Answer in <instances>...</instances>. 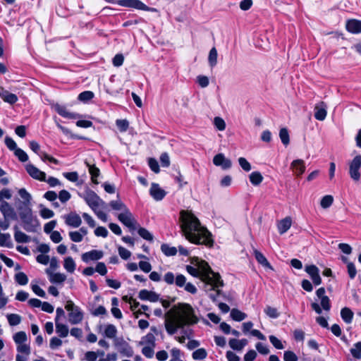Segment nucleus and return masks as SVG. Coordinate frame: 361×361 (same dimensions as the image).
<instances>
[{"label": "nucleus", "mask_w": 361, "mask_h": 361, "mask_svg": "<svg viewBox=\"0 0 361 361\" xmlns=\"http://www.w3.org/2000/svg\"><path fill=\"white\" fill-rule=\"evenodd\" d=\"M83 198L93 211L102 207L105 204L104 202L94 192L91 190L86 192Z\"/></svg>", "instance_id": "nucleus-8"}, {"label": "nucleus", "mask_w": 361, "mask_h": 361, "mask_svg": "<svg viewBox=\"0 0 361 361\" xmlns=\"http://www.w3.org/2000/svg\"><path fill=\"white\" fill-rule=\"evenodd\" d=\"M214 164L222 169H228L231 166L229 159H213Z\"/></svg>", "instance_id": "nucleus-46"}, {"label": "nucleus", "mask_w": 361, "mask_h": 361, "mask_svg": "<svg viewBox=\"0 0 361 361\" xmlns=\"http://www.w3.org/2000/svg\"><path fill=\"white\" fill-rule=\"evenodd\" d=\"M118 250L119 255L123 259H128L131 255L130 252L123 247L119 246Z\"/></svg>", "instance_id": "nucleus-63"}, {"label": "nucleus", "mask_w": 361, "mask_h": 361, "mask_svg": "<svg viewBox=\"0 0 361 361\" xmlns=\"http://www.w3.org/2000/svg\"><path fill=\"white\" fill-rule=\"evenodd\" d=\"M316 295L320 301V305L316 302H312L311 307L312 310L319 314L322 313V310L326 312L329 311L331 309V301L329 298L326 295L324 288H319L317 290Z\"/></svg>", "instance_id": "nucleus-5"}, {"label": "nucleus", "mask_w": 361, "mask_h": 361, "mask_svg": "<svg viewBox=\"0 0 361 361\" xmlns=\"http://www.w3.org/2000/svg\"><path fill=\"white\" fill-rule=\"evenodd\" d=\"M62 343V341L59 338L54 336L50 339L49 346L51 349L55 350L61 346Z\"/></svg>", "instance_id": "nucleus-57"}, {"label": "nucleus", "mask_w": 361, "mask_h": 361, "mask_svg": "<svg viewBox=\"0 0 361 361\" xmlns=\"http://www.w3.org/2000/svg\"><path fill=\"white\" fill-rule=\"evenodd\" d=\"M47 274L49 276V281L53 283H62L66 280V276L62 273H54L49 269L46 270Z\"/></svg>", "instance_id": "nucleus-19"}, {"label": "nucleus", "mask_w": 361, "mask_h": 361, "mask_svg": "<svg viewBox=\"0 0 361 361\" xmlns=\"http://www.w3.org/2000/svg\"><path fill=\"white\" fill-rule=\"evenodd\" d=\"M353 314H353V311L348 307H343L341 310V318L347 324L351 323V322L353 320Z\"/></svg>", "instance_id": "nucleus-33"}, {"label": "nucleus", "mask_w": 361, "mask_h": 361, "mask_svg": "<svg viewBox=\"0 0 361 361\" xmlns=\"http://www.w3.org/2000/svg\"><path fill=\"white\" fill-rule=\"evenodd\" d=\"M94 97V93L91 91H84L79 94L78 99L83 102H87Z\"/></svg>", "instance_id": "nucleus-52"}, {"label": "nucleus", "mask_w": 361, "mask_h": 361, "mask_svg": "<svg viewBox=\"0 0 361 361\" xmlns=\"http://www.w3.org/2000/svg\"><path fill=\"white\" fill-rule=\"evenodd\" d=\"M149 193L156 200H161L166 195V192L157 183L152 184Z\"/></svg>", "instance_id": "nucleus-18"}, {"label": "nucleus", "mask_w": 361, "mask_h": 361, "mask_svg": "<svg viewBox=\"0 0 361 361\" xmlns=\"http://www.w3.org/2000/svg\"><path fill=\"white\" fill-rule=\"evenodd\" d=\"M0 97L5 102L10 104H14L18 100L16 94L9 92L8 90H4L3 87L0 88Z\"/></svg>", "instance_id": "nucleus-20"}, {"label": "nucleus", "mask_w": 361, "mask_h": 361, "mask_svg": "<svg viewBox=\"0 0 361 361\" xmlns=\"http://www.w3.org/2000/svg\"><path fill=\"white\" fill-rule=\"evenodd\" d=\"M119 6L133 8L142 11H149V8L140 0H118Z\"/></svg>", "instance_id": "nucleus-11"}, {"label": "nucleus", "mask_w": 361, "mask_h": 361, "mask_svg": "<svg viewBox=\"0 0 361 361\" xmlns=\"http://www.w3.org/2000/svg\"><path fill=\"white\" fill-rule=\"evenodd\" d=\"M16 281L21 285L24 286L28 283V278L23 272H18L15 275Z\"/></svg>", "instance_id": "nucleus-47"}, {"label": "nucleus", "mask_w": 361, "mask_h": 361, "mask_svg": "<svg viewBox=\"0 0 361 361\" xmlns=\"http://www.w3.org/2000/svg\"><path fill=\"white\" fill-rule=\"evenodd\" d=\"M0 211L5 218H13L16 216L14 209L6 202H2L0 203Z\"/></svg>", "instance_id": "nucleus-24"}, {"label": "nucleus", "mask_w": 361, "mask_h": 361, "mask_svg": "<svg viewBox=\"0 0 361 361\" xmlns=\"http://www.w3.org/2000/svg\"><path fill=\"white\" fill-rule=\"evenodd\" d=\"M352 355L357 359L361 357V342H357L354 345V348L350 349Z\"/></svg>", "instance_id": "nucleus-54"}, {"label": "nucleus", "mask_w": 361, "mask_h": 361, "mask_svg": "<svg viewBox=\"0 0 361 361\" xmlns=\"http://www.w3.org/2000/svg\"><path fill=\"white\" fill-rule=\"evenodd\" d=\"M124 61V57L122 54H117L112 60L113 65L116 67L121 66Z\"/></svg>", "instance_id": "nucleus-60"}, {"label": "nucleus", "mask_w": 361, "mask_h": 361, "mask_svg": "<svg viewBox=\"0 0 361 361\" xmlns=\"http://www.w3.org/2000/svg\"><path fill=\"white\" fill-rule=\"evenodd\" d=\"M231 317L233 320L240 322L247 317V314L238 309L233 308L231 311Z\"/></svg>", "instance_id": "nucleus-36"}, {"label": "nucleus", "mask_w": 361, "mask_h": 361, "mask_svg": "<svg viewBox=\"0 0 361 361\" xmlns=\"http://www.w3.org/2000/svg\"><path fill=\"white\" fill-rule=\"evenodd\" d=\"M71 197V195L69 193V192H68L66 190H63L60 191V192L59 194V200H61V202H62L63 203H65L68 200H69Z\"/></svg>", "instance_id": "nucleus-64"}, {"label": "nucleus", "mask_w": 361, "mask_h": 361, "mask_svg": "<svg viewBox=\"0 0 361 361\" xmlns=\"http://www.w3.org/2000/svg\"><path fill=\"white\" fill-rule=\"evenodd\" d=\"M139 298L142 300L156 302L159 300V295L147 290H142L139 293Z\"/></svg>", "instance_id": "nucleus-22"}, {"label": "nucleus", "mask_w": 361, "mask_h": 361, "mask_svg": "<svg viewBox=\"0 0 361 361\" xmlns=\"http://www.w3.org/2000/svg\"><path fill=\"white\" fill-rule=\"evenodd\" d=\"M14 238L18 243H27L29 241V237L22 231H17L14 234Z\"/></svg>", "instance_id": "nucleus-51"}, {"label": "nucleus", "mask_w": 361, "mask_h": 361, "mask_svg": "<svg viewBox=\"0 0 361 361\" xmlns=\"http://www.w3.org/2000/svg\"><path fill=\"white\" fill-rule=\"evenodd\" d=\"M63 268L68 273L73 274L76 269V264L71 257H66L63 259Z\"/></svg>", "instance_id": "nucleus-29"}, {"label": "nucleus", "mask_w": 361, "mask_h": 361, "mask_svg": "<svg viewBox=\"0 0 361 361\" xmlns=\"http://www.w3.org/2000/svg\"><path fill=\"white\" fill-rule=\"evenodd\" d=\"M20 216L25 224V229L27 231H34L39 226L37 219L33 216L32 209L29 207L22 209Z\"/></svg>", "instance_id": "nucleus-6"}, {"label": "nucleus", "mask_w": 361, "mask_h": 361, "mask_svg": "<svg viewBox=\"0 0 361 361\" xmlns=\"http://www.w3.org/2000/svg\"><path fill=\"white\" fill-rule=\"evenodd\" d=\"M334 202V197L332 195H327L324 196L320 202V205L324 209L329 208Z\"/></svg>", "instance_id": "nucleus-45"}, {"label": "nucleus", "mask_w": 361, "mask_h": 361, "mask_svg": "<svg viewBox=\"0 0 361 361\" xmlns=\"http://www.w3.org/2000/svg\"><path fill=\"white\" fill-rule=\"evenodd\" d=\"M86 164L89 169V173L91 175L92 181L94 184H98L99 182L97 178V177H99V176L100 174L99 169L97 167H96L95 165L93 164H90L88 162H87Z\"/></svg>", "instance_id": "nucleus-31"}, {"label": "nucleus", "mask_w": 361, "mask_h": 361, "mask_svg": "<svg viewBox=\"0 0 361 361\" xmlns=\"http://www.w3.org/2000/svg\"><path fill=\"white\" fill-rule=\"evenodd\" d=\"M25 168L27 173L34 179L45 181L46 174L44 172L40 171L38 168L35 167L31 164H26Z\"/></svg>", "instance_id": "nucleus-13"}, {"label": "nucleus", "mask_w": 361, "mask_h": 361, "mask_svg": "<svg viewBox=\"0 0 361 361\" xmlns=\"http://www.w3.org/2000/svg\"><path fill=\"white\" fill-rule=\"evenodd\" d=\"M8 324L11 326L18 325L21 322V317L17 314H8L6 316Z\"/></svg>", "instance_id": "nucleus-41"}, {"label": "nucleus", "mask_w": 361, "mask_h": 361, "mask_svg": "<svg viewBox=\"0 0 361 361\" xmlns=\"http://www.w3.org/2000/svg\"><path fill=\"white\" fill-rule=\"evenodd\" d=\"M265 314L272 319H276L279 317V312L277 309L271 306H267L264 309Z\"/></svg>", "instance_id": "nucleus-48"}, {"label": "nucleus", "mask_w": 361, "mask_h": 361, "mask_svg": "<svg viewBox=\"0 0 361 361\" xmlns=\"http://www.w3.org/2000/svg\"><path fill=\"white\" fill-rule=\"evenodd\" d=\"M17 351L18 354H24L26 356H29L30 354V347L27 343L17 345Z\"/></svg>", "instance_id": "nucleus-50"}, {"label": "nucleus", "mask_w": 361, "mask_h": 361, "mask_svg": "<svg viewBox=\"0 0 361 361\" xmlns=\"http://www.w3.org/2000/svg\"><path fill=\"white\" fill-rule=\"evenodd\" d=\"M138 233L142 238L147 240L152 241L153 240L152 235L144 228H140L138 229Z\"/></svg>", "instance_id": "nucleus-58"}, {"label": "nucleus", "mask_w": 361, "mask_h": 361, "mask_svg": "<svg viewBox=\"0 0 361 361\" xmlns=\"http://www.w3.org/2000/svg\"><path fill=\"white\" fill-rule=\"evenodd\" d=\"M142 344L148 345L149 346L155 345V336L153 333H148L145 336L142 337Z\"/></svg>", "instance_id": "nucleus-40"}, {"label": "nucleus", "mask_w": 361, "mask_h": 361, "mask_svg": "<svg viewBox=\"0 0 361 361\" xmlns=\"http://www.w3.org/2000/svg\"><path fill=\"white\" fill-rule=\"evenodd\" d=\"M191 264L193 266H187L186 269L192 276L201 279L204 283L205 292L210 291L217 286H223L224 283L220 275L214 272L207 262L198 257H193L191 259Z\"/></svg>", "instance_id": "nucleus-3"}, {"label": "nucleus", "mask_w": 361, "mask_h": 361, "mask_svg": "<svg viewBox=\"0 0 361 361\" xmlns=\"http://www.w3.org/2000/svg\"><path fill=\"white\" fill-rule=\"evenodd\" d=\"M102 256H103V252L102 251L94 250L84 253L82 255V259L84 262H87L90 260L99 259L102 257Z\"/></svg>", "instance_id": "nucleus-23"}, {"label": "nucleus", "mask_w": 361, "mask_h": 361, "mask_svg": "<svg viewBox=\"0 0 361 361\" xmlns=\"http://www.w3.org/2000/svg\"><path fill=\"white\" fill-rule=\"evenodd\" d=\"M164 281L169 285L175 283L178 287L184 288L187 292L195 294L197 293L196 287L191 283H186V278L183 274L174 275L173 272L168 271L164 276Z\"/></svg>", "instance_id": "nucleus-4"}, {"label": "nucleus", "mask_w": 361, "mask_h": 361, "mask_svg": "<svg viewBox=\"0 0 361 361\" xmlns=\"http://www.w3.org/2000/svg\"><path fill=\"white\" fill-rule=\"evenodd\" d=\"M68 235L71 240L75 243H80L83 239V238L81 236V234L78 233V231L69 232Z\"/></svg>", "instance_id": "nucleus-59"}, {"label": "nucleus", "mask_w": 361, "mask_h": 361, "mask_svg": "<svg viewBox=\"0 0 361 361\" xmlns=\"http://www.w3.org/2000/svg\"><path fill=\"white\" fill-rule=\"evenodd\" d=\"M350 178L358 182L361 176V159H353L348 164Z\"/></svg>", "instance_id": "nucleus-10"}, {"label": "nucleus", "mask_w": 361, "mask_h": 361, "mask_svg": "<svg viewBox=\"0 0 361 361\" xmlns=\"http://www.w3.org/2000/svg\"><path fill=\"white\" fill-rule=\"evenodd\" d=\"M161 250L166 256H173L178 251L175 247H170L166 244L161 245Z\"/></svg>", "instance_id": "nucleus-49"}, {"label": "nucleus", "mask_w": 361, "mask_h": 361, "mask_svg": "<svg viewBox=\"0 0 361 361\" xmlns=\"http://www.w3.org/2000/svg\"><path fill=\"white\" fill-rule=\"evenodd\" d=\"M254 255H255V259L259 264H261L262 266H264L265 267L272 269V267L270 265L269 262L267 261V258L264 257V255L262 252H260L259 251H258L257 250H255Z\"/></svg>", "instance_id": "nucleus-32"}, {"label": "nucleus", "mask_w": 361, "mask_h": 361, "mask_svg": "<svg viewBox=\"0 0 361 361\" xmlns=\"http://www.w3.org/2000/svg\"><path fill=\"white\" fill-rule=\"evenodd\" d=\"M65 308L68 313V321L71 324H78L83 319V313L80 308L73 303V301H67Z\"/></svg>", "instance_id": "nucleus-7"}, {"label": "nucleus", "mask_w": 361, "mask_h": 361, "mask_svg": "<svg viewBox=\"0 0 361 361\" xmlns=\"http://www.w3.org/2000/svg\"><path fill=\"white\" fill-rule=\"evenodd\" d=\"M269 341L276 348H277V349H283L284 348V346L282 344L281 341L279 339H278L276 336H270Z\"/></svg>", "instance_id": "nucleus-61"}, {"label": "nucleus", "mask_w": 361, "mask_h": 361, "mask_svg": "<svg viewBox=\"0 0 361 361\" xmlns=\"http://www.w3.org/2000/svg\"><path fill=\"white\" fill-rule=\"evenodd\" d=\"M18 194L20 196V197L24 200L25 204L27 205L30 203L31 200V195L24 188H21L18 191Z\"/></svg>", "instance_id": "nucleus-55"}, {"label": "nucleus", "mask_w": 361, "mask_h": 361, "mask_svg": "<svg viewBox=\"0 0 361 361\" xmlns=\"http://www.w3.org/2000/svg\"><path fill=\"white\" fill-rule=\"evenodd\" d=\"M110 206L113 209L124 212L128 209L126 205L121 200H114L110 202Z\"/></svg>", "instance_id": "nucleus-53"}, {"label": "nucleus", "mask_w": 361, "mask_h": 361, "mask_svg": "<svg viewBox=\"0 0 361 361\" xmlns=\"http://www.w3.org/2000/svg\"><path fill=\"white\" fill-rule=\"evenodd\" d=\"M291 168L295 175L300 176L305 171V166L302 159H295L291 164Z\"/></svg>", "instance_id": "nucleus-25"}, {"label": "nucleus", "mask_w": 361, "mask_h": 361, "mask_svg": "<svg viewBox=\"0 0 361 361\" xmlns=\"http://www.w3.org/2000/svg\"><path fill=\"white\" fill-rule=\"evenodd\" d=\"M292 220L290 217H286L281 220L278 225V230L281 234L286 233L291 226Z\"/></svg>", "instance_id": "nucleus-26"}, {"label": "nucleus", "mask_w": 361, "mask_h": 361, "mask_svg": "<svg viewBox=\"0 0 361 361\" xmlns=\"http://www.w3.org/2000/svg\"><path fill=\"white\" fill-rule=\"evenodd\" d=\"M305 271L309 274L314 285L319 286L321 284L322 279L319 275V270L315 265L306 266Z\"/></svg>", "instance_id": "nucleus-15"}, {"label": "nucleus", "mask_w": 361, "mask_h": 361, "mask_svg": "<svg viewBox=\"0 0 361 361\" xmlns=\"http://www.w3.org/2000/svg\"><path fill=\"white\" fill-rule=\"evenodd\" d=\"M119 221L123 223L126 226L130 228L131 231H134L137 228V221L133 216V214L128 209L120 213L118 216Z\"/></svg>", "instance_id": "nucleus-9"}, {"label": "nucleus", "mask_w": 361, "mask_h": 361, "mask_svg": "<svg viewBox=\"0 0 361 361\" xmlns=\"http://www.w3.org/2000/svg\"><path fill=\"white\" fill-rule=\"evenodd\" d=\"M283 360L284 361H298V357L292 351H285Z\"/></svg>", "instance_id": "nucleus-62"}, {"label": "nucleus", "mask_w": 361, "mask_h": 361, "mask_svg": "<svg viewBox=\"0 0 361 361\" xmlns=\"http://www.w3.org/2000/svg\"><path fill=\"white\" fill-rule=\"evenodd\" d=\"M217 51L215 47L211 49L208 56V63L209 66L213 68L217 63Z\"/></svg>", "instance_id": "nucleus-38"}, {"label": "nucleus", "mask_w": 361, "mask_h": 361, "mask_svg": "<svg viewBox=\"0 0 361 361\" xmlns=\"http://www.w3.org/2000/svg\"><path fill=\"white\" fill-rule=\"evenodd\" d=\"M104 334L108 338H114L117 334V329L114 324H107L104 327Z\"/></svg>", "instance_id": "nucleus-34"}, {"label": "nucleus", "mask_w": 361, "mask_h": 361, "mask_svg": "<svg viewBox=\"0 0 361 361\" xmlns=\"http://www.w3.org/2000/svg\"><path fill=\"white\" fill-rule=\"evenodd\" d=\"M169 165V159H160V164H159L156 159H149V166L155 173L159 172V166L161 167H168Z\"/></svg>", "instance_id": "nucleus-21"}, {"label": "nucleus", "mask_w": 361, "mask_h": 361, "mask_svg": "<svg viewBox=\"0 0 361 361\" xmlns=\"http://www.w3.org/2000/svg\"><path fill=\"white\" fill-rule=\"evenodd\" d=\"M56 332L60 338H66L69 333L68 327L66 324L56 321Z\"/></svg>", "instance_id": "nucleus-28"}, {"label": "nucleus", "mask_w": 361, "mask_h": 361, "mask_svg": "<svg viewBox=\"0 0 361 361\" xmlns=\"http://www.w3.org/2000/svg\"><path fill=\"white\" fill-rule=\"evenodd\" d=\"M0 246L9 248L13 247V243L9 233L0 234Z\"/></svg>", "instance_id": "nucleus-35"}, {"label": "nucleus", "mask_w": 361, "mask_h": 361, "mask_svg": "<svg viewBox=\"0 0 361 361\" xmlns=\"http://www.w3.org/2000/svg\"><path fill=\"white\" fill-rule=\"evenodd\" d=\"M56 111L60 116H61L64 118H66L74 119L78 117V114L69 112L66 109V108L63 106L57 105L56 106Z\"/></svg>", "instance_id": "nucleus-30"}, {"label": "nucleus", "mask_w": 361, "mask_h": 361, "mask_svg": "<svg viewBox=\"0 0 361 361\" xmlns=\"http://www.w3.org/2000/svg\"><path fill=\"white\" fill-rule=\"evenodd\" d=\"M207 352L204 348H198L192 353V357L195 360H202L206 358Z\"/></svg>", "instance_id": "nucleus-39"}, {"label": "nucleus", "mask_w": 361, "mask_h": 361, "mask_svg": "<svg viewBox=\"0 0 361 361\" xmlns=\"http://www.w3.org/2000/svg\"><path fill=\"white\" fill-rule=\"evenodd\" d=\"M279 137L281 142L285 145H288L290 142L289 133L286 128H283L279 131Z\"/></svg>", "instance_id": "nucleus-43"}, {"label": "nucleus", "mask_w": 361, "mask_h": 361, "mask_svg": "<svg viewBox=\"0 0 361 361\" xmlns=\"http://www.w3.org/2000/svg\"><path fill=\"white\" fill-rule=\"evenodd\" d=\"M346 30L353 34L361 33V20L350 19L346 22Z\"/></svg>", "instance_id": "nucleus-17"}, {"label": "nucleus", "mask_w": 361, "mask_h": 361, "mask_svg": "<svg viewBox=\"0 0 361 361\" xmlns=\"http://www.w3.org/2000/svg\"><path fill=\"white\" fill-rule=\"evenodd\" d=\"M5 145L8 149L14 152V155L18 158H28L27 154L21 149L17 147L16 142L10 137H5Z\"/></svg>", "instance_id": "nucleus-12"}, {"label": "nucleus", "mask_w": 361, "mask_h": 361, "mask_svg": "<svg viewBox=\"0 0 361 361\" xmlns=\"http://www.w3.org/2000/svg\"><path fill=\"white\" fill-rule=\"evenodd\" d=\"M180 228L185 238L192 243L213 245L210 232L202 226L199 219L190 211L182 210L180 212Z\"/></svg>", "instance_id": "nucleus-1"}, {"label": "nucleus", "mask_w": 361, "mask_h": 361, "mask_svg": "<svg viewBox=\"0 0 361 361\" xmlns=\"http://www.w3.org/2000/svg\"><path fill=\"white\" fill-rule=\"evenodd\" d=\"M63 219L66 225L73 228H78L82 224V219L80 215L74 212L64 215Z\"/></svg>", "instance_id": "nucleus-14"}, {"label": "nucleus", "mask_w": 361, "mask_h": 361, "mask_svg": "<svg viewBox=\"0 0 361 361\" xmlns=\"http://www.w3.org/2000/svg\"><path fill=\"white\" fill-rule=\"evenodd\" d=\"M13 341L16 345L27 343V337L24 331H18L13 335Z\"/></svg>", "instance_id": "nucleus-37"}, {"label": "nucleus", "mask_w": 361, "mask_h": 361, "mask_svg": "<svg viewBox=\"0 0 361 361\" xmlns=\"http://www.w3.org/2000/svg\"><path fill=\"white\" fill-rule=\"evenodd\" d=\"M228 343L232 349L240 351L247 344V341L245 338L241 340L232 338L230 339Z\"/></svg>", "instance_id": "nucleus-27"}, {"label": "nucleus", "mask_w": 361, "mask_h": 361, "mask_svg": "<svg viewBox=\"0 0 361 361\" xmlns=\"http://www.w3.org/2000/svg\"><path fill=\"white\" fill-rule=\"evenodd\" d=\"M40 215L44 219H49L54 216V213L51 209L43 207L42 205H40Z\"/></svg>", "instance_id": "nucleus-56"}, {"label": "nucleus", "mask_w": 361, "mask_h": 361, "mask_svg": "<svg viewBox=\"0 0 361 361\" xmlns=\"http://www.w3.org/2000/svg\"><path fill=\"white\" fill-rule=\"evenodd\" d=\"M327 105L324 102H320L314 106V118L318 121H324L327 115Z\"/></svg>", "instance_id": "nucleus-16"}, {"label": "nucleus", "mask_w": 361, "mask_h": 361, "mask_svg": "<svg viewBox=\"0 0 361 361\" xmlns=\"http://www.w3.org/2000/svg\"><path fill=\"white\" fill-rule=\"evenodd\" d=\"M193 307L188 303H179L173 306L165 315L164 325L169 335L176 334L179 329L198 322Z\"/></svg>", "instance_id": "nucleus-2"}, {"label": "nucleus", "mask_w": 361, "mask_h": 361, "mask_svg": "<svg viewBox=\"0 0 361 361\" xmlns=\"http://www.w3.org/2000/svg\"><path fill=\"white\" fill-rule=\"evenodd\" d=\"M116 125L120 132H126L129 128V122L126 119H117Z\"/></svg>", "instance_id": "nucleus-42"}, {"label": "nucleus", "mask_w": 361, "mask_h": 361, "mask_svg": "<svg viewBox=\"0 0 361 361\" xmlns=\"http://www.w3.org/2000/svg\"><path fill=\"white\" fill-rule=\"evenodd\" d=\"M250 180L254 185H258L263 180V177L259 172H252L250 176Z\"/></svg>", "instance_id": "nucleus-44"}]
</instances>
